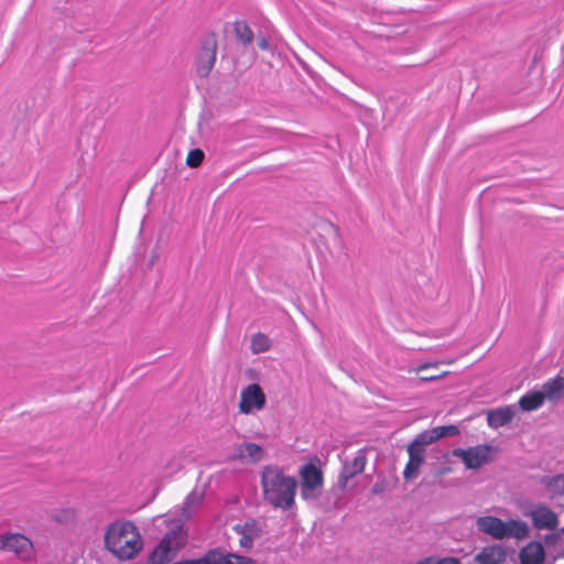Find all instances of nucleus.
I'll list each match as a JSON object with an SVG mask.
<instances>
[{
    "label": "nucleus",
    "instance_id": "1",
    "mask_svg": "<svg viewBox=\"0 0 564 564\" xmlns=\"http://www.w3.org/2000/svg\"><path fill=\"white\" fill-rule=\"evenodd\" d=\"M264 499L274 508L288 510L294 505L296 479L285 475L278 466H265L261 474Z\"/></svg>",
    "mask_w": 564,
    "mask_h": 564
},
{
    "label": "nucleus",
    "instance_id": "2",
    "mask_svg": "<svg viewBox=\"0 0 564 564\" xmlns=\"http://www.w3.org/2000/svg\"><path fill=\"white\" fill-rule=\"evenodd\" d=\"M107 549L121 560L133 558L142 549V539L137 527L129 521L110 524L105 534Z\"/></svg>",
    "mask_w": 564,
    "mask_h": 564
},
{
    "label": "nucleus",
    "instance_id": "3",
    "mask_svg": "<svg viewBox=\"0 0 564 564\" xmlns=\"http://www.w3.org/2000/svg\"><path fill=\"white\" fill-rule=\"evenodd\" d=\"M476 527L479 532H482L496 540H503L508 538L522 540L527 538L529 533V527L524 521L518 519L502 521L494 516H482L477 518Z\"/></svg>",
    "mask_w": 564,
    "mask_h": 564
},
{
    "label": "nucleus",
    "instance_id": "4",
    "mask_svg": "<svg viewBox=\"0 0 564 564\" xmlns=\"http://www.w3.org/2000/svg\"><path fill=\"white\" fill-rule=\"evenodd\" d=\"M187 541V533L182 524H175L152 551L150 564H166L183 549Z\"/></svg>",
    "mask_w": 564,
    "mask_h": 564
},
{
    "label": "nucleus",
    "instance_id": "5",
    "mask_svg": "<svg viewBox=\"0 0 564 564\" xmlns=\"http://www.w3.org/2000/svg\"><path fill=\"white\" fill-rule=\"evenodd\" d=\"M301 476V496L303 499H315L321 492L323 486V474L314 465L308 464L302 467Z\"/></svg>",
    "mask_w": 564,
    "mask_h": 564
},
{
    "label": "nucleus",
    "instance_id": "6",
    "mask_svg": "<svg viewBox=\"0 0 564 564\" xmlns=\"http://www.w3.org/2000/svg\"><path fill=\"white\" fill-rule=\"evenodd\" d=\"M265 405V394L261 387L252 383L242 389L240 393L239 411L243 414H252Z\"/></svg>",
    "mask_w": 564,
    "mask_h": 564
},
{
    "label": "nucleus",
    "instance_id": "7",
    "mask_svg": "<svg viewBox=\"0 0 564 564\" xmlns=\"http://www.w3.org/2000/svg\"><path fill=\"white\" fill-rule=\"evenodd\" d=\"M0 549L13 552L24 560L30 558L33 554L32 542L25 535L19 533L0 535Z\"/></svg>",
    "mask_w": 564,
    "mask_h": 564
},
{
    "label": "nucleus",
    "instance_id": "8",
    "mask_svg": "<svg viewBox=\"0 0 564 564\" xmlns=\"http://www.w3.org/2000/svg\"><path fill=\"white\" fill-rule=\"evenodd\" d=\"M524 516L530 517L536 529L553 530L557 527V516L545 505L539 503L533 506Z\"/></svg>",
    "mask_w": 564,
    "mask_h": 564
},
{
    "label": "nucleus",
    "instance_id": "9",
    "mask_svg": "<svg viewBox=\"0 0 564 564\" xmlns=\"http://www.w3.org/2000/svg\"><path fill=\"white\" fill-rule=\"evenodd\" d=\"M454 456L460 458L467 468L476 469L486 464L489 459L488 446H476L468 449H455Z\"/></svg>",
    "mask_w": 564,
    "mask_h": 564
},
{
    "label": "nucleus",
    "instance_id": "10",
    "mask_svg": "<svg viewBox=\"0 0 564 564\" xmlns=\"http://www.w3.org/2000/svg\"><path fill=\"white\" fill-rule=\"evenodd\" d=\"M234 531L239 538V545L245 550L253 546L254 540L260 535L261 528L254 520L246 521L242 524H236Z\"/></svg>",
    "mask_w": 564,
    "mask_h": 564
},
{
    "label": "nucleus",
    "instance_id": "11",
    "mask_svg": "<svg viewBox=\"0 0 564 564\" xmlns=\"http://www.w3.org/2000/svg\"><path fill=\"white\" fill-rule=\"evenodd\" d=\"M507 557V550L501 544L485 546L474 558L476 564H502Z\"/></svg>",
    "mask_w": 564,
    "mask_h": 564
},
{
    "label": "nucleus",
    "instance_id": "12",
    "mask_svg": "<svg viewBox=\"0 0 564 564\" xmlns=\"http://www.w3.org/2000/svg\"><path fill=\"white\" fill-rule=\"evenodd\" d=\"M408 452L409 462L404 468L403 476L405 479H412L416 476L423 463L424 449L421 447H415V445H410Z\"/></svg>",
    "mask_w": 564,
    "mask_h": 564
},
{
    "label": "nucleus",
    "instance_id": "13",
    "mask_svg": "<svg viewBox=\"0 0 564 564\" xmlns=\"http://www.w3.org/2000/svg\"><path fill=\"white\" fill-rule=\"evenodd\" d=\"M208 564H256L250 557L236 553L209 552L207 554Z\"/></svg>",
    "mask_w": 564,
    "mask_h": 564
},
{
    "label": "nucleus",
    "instance_id": "14",
    "mask_svg": "<svg viewBox=\"0 0 564 564\" xmlns=\"http://www.w3.org/2000/svg\"><path fill=\"white\" fill-rule=\"evenodd\" d=\"M514 406L508 405L505 408L495 409L488 412L487 421L489 426L498 429L511 422L514 416Z\"/></svg>",
    "mask_w": 564,
    "mask_h": 564
},
{
    "label": "nucleus",
    "instance_id": "15",
    "mask_svg": "<svg viewBox=\"0 0 564 564\" xmlns=\"http://www.w3.org/2000/svg\"><path fill=\"white\" fill-rule=\"evenodd\" d=\"M541 391L545 395V400L549 401H557L564 398V378L555 377L547 380Z\"/></svg>",
    "mask_w": 564,
    "mask_h": 564
},
{
    "label": "nucleus",
    "instance_id": "16",
    "mask_svg": "<svg viewBox=\"0 0 564 564\" xmlns=\"http://www.w3.org/2000/svg\"><path fill=\"white\" fill-rule=\"evenodd\" d=\"M263 448L254 443H242L238 446V456L250 463H258L263 458Z\"/></svg>",
    "mask_w": 564,
    "mask_h": 564
},
{
    "label": "nucleus",
    "instance_id": "17",
    "mask_svg": "<svg viewBox=\"0 0 564 564\" xmlns=\"http://www.w3.org/2000/svg\"><path fill=\"white\" fill-rule=\"evenodd\" d=\"M544 401L545 395H543L541 390H532L520 398L519 406L523 411H534L541 408Z\"/></svg>",
    "mask_w": 564,
    "mask_h": 564
},
{
    "label": "nucleus",
    "instance_id": "18",
    "mask_svg": "<svg viewBox=\"0 0 564 564\" xmlns=\"http://www.w3.org/2000/svg\"><path fill=\"white\" fill-rule=\"evenodd\" d=\"M545 543L554 560L564 557V538L561 534L552 533L546 535Z\"/></svg>",
    "mask_w": 564,
    "mask_h": 564
},
{
    "label": "nucleus",
    "instance_id": "19",
    "mask_svg": "<svg viewBox=\"0 0 564 564\" xmlns=\"http://www.w3.org/2000/svg\"><path fill=\"white\" fill-rule=\"evenodd\" d=\"M203 501V492L200 490L194 489L185 499L183 503V511L182 514L185 518H189L193 512L196 510V508L202 503Z\"/></svg>",
    "mask_w": 564,
    "mask_h": 564
},
{
    "label": "nucleus",
    "instance_id": "20",
    "mask_svg": "<svg viewBox=\"0 0 564 564\" xmlns=\"http://www.w3.org/2000/svg\"><path fill=\"white\" fill-rule=\"evenodd\" d=\"M250 348L253 354L268 351L271 348V340L267 335L257 333L251 337Z\"/></svg>",
    "mask_w": 564,
    "mask_h": 564
},
{
    "label": "nucleus",
    "instance_id": "21",
    "mask_svg": "<svg viewBox=\"0 0 564 564\" xmlns=\"http://www.w3.org/2000/svg\"><path fill=\"white\" fill-rule=\"evenodd\" d=\"M440 440V433L436 432L435 427L432 430L424 431L419 434L414 442L411 445H415V447H421L425 445H430Z\"/></svg>",
    "mask_w": 564,
    "mask_h": 564
},
{
    "label": "nucleus",
    "instance_id": "22",
    "mask_svg": "<svg viewBox=\"0 0 564 564\" xmlns=\"http://www.w3.org/2000/svg\"><path fill=\"white\" fill-rule=\"evenodd\" d=\"M234 29H235L236 36L238 37V40L240 42H242L243 44H249L252 42L253 33L246 22H243V21L236 22Z\"/></svg>",
    "mask_w": 564,
    "mask_h": 564
},
{
    "label": "nucleus",
    "instance_id": "23",
    "mask_svg": "<svg viewBox=\"0 0 564 564\" xmlns=\"http://www.w3.org/2000/svg\"><path fill=\"white\" fill-rule=\"evenodd\" d=\"M547 490L553 496L564 495V475L552 477L546 484Z\"/></svg>",
    "mask_w": 564,
    "mask_h": 564
},
{
    "label": "nucleus",
    "instance_id": "24",
    "mask_svg": "<svg viewBox=\"0 0 564 564\" xmlns=\"http://www.w3.org/2000/svg\"><path fill=\"white\" fill-rule=\"evenodd\" d=\"M204 160V152L199 149L191 150L186 163L191 167H197Z\"/></svg>",
    "mask_w": 564,
    "mask_h": 564
},
{
    "label": "nucleus",
    "instance_id": "25",
    "mask_svg": "<svg viewBox=\"0 0 564 564\" xmlns=\"http://www.w3.org/2000/svg\"><path fill=\"white\" fill-rule=\"evenodd\" d=\"M417 564H459L458 560L454 557L434 558L427 557Z\"/></svg>",
    "mask_w": 564,
    "mask_h": 564
},
{
    "label": "nucleus",
    "instance_id": "26",
    "mask_svg": "<svg viewBox=\"0 0 564 564\" xmlns=\"http://www.w3.org/2000/svg\"><path fill=\"white\" fill-rule=\"evenodd\" d=\"M366 465V457L364 454L359 453L352 462L354 470L350 473V476L357 473H361Z\"/></svg>",
    "mask_w": 564,
    "mask_h": 564
},
{
    "label": "nucleus",
    "instance_id": "27",
    "mask_svg": "<svg viewBox=\"0 0 564 564\" xmlns=\"http://www.w3.org/2000/svg\"><path fill=\"white\" fill-rule=\"evenodd\" d=\"M435 430L437 433H440V440L445 436H452L458 433V429L454 425L437 426Z\"/></svg>",
    "mask_w": 564,
    "mask_h": 564
},
{
    "label": "nucleus",
    "instance_id": "28",
    "mask_svg": "<svg viewBox=\"0 0 564 564\" xmlns=\"http://www.w3.org/2000/svg\"><path fill=\"white\" fill-rule=\"evenodd\" d=\"M74 511L72 509L62 510L54 513V519L58 522H67L73 520Z\"/></svg>",
    "mask_w": 564,
    "mask_h": 564
},
{
    "label": "nucleus",
    "instance_id": "29",
    "mask_svg": "<svg viewBox=\"0 0 564 564\" xmlns=\"http://www.w3.org/2000/svg\"><path fill=\"white\" fill-rule=\"evenodd\" d=\"M207 57H208V64L204 67H199L198 72L200 73V75L205 76L209 73L210 68L213 67L214 65V62H215V52H207L206 53Z\"/></svg>",
    "mask_w": 564,
    "mask_h": 564
},
{
    "label": "nucleus",
    "instance_id": "30",
    "mask_svg": "<svg viewBox=\"0 0 564 564\" xmlns=\"http://www.w3.org/2000/svg\"><path fill=\"white\" fill-rule=\"evenodd\" d=\"M440 377L441 376H423V377H421V380L431 381V380H435V379H437Z\"/></svg>",
    "mask_w": 564,
    "mask_h": 564
},
{
    "label": "nucleus",
    "instance_id": "31",
    "mask_svg": "<svg viewBox=\"0 0 564 564\" xmlns=\"http://www.w3.org/2000/svg\"><path fill=\"white\" fill-rule=\"evenodd\" d=\"M427 367H430V365H422L421 367H419V371L424 370V369H426Z\"/></svg>",
    "mask_w": 564,
    "mask_h": 564
},
{
    "label": "nucleus",
    "instance_id": "32",
    "mask_svg": "<svg viewBox=\"0 0 564 564\" xmlns=\"http://www.w3.org/2000/svg\"><path fill=\"white\" fill-rule=\"evenodd\" d=\"M260 46H261L262 48H267V42H265V41H262V42H261V44H260Z\"/></svg>",
    "mask_w": 564,
    "mask_h": 564
},
{
    "label": "nucleus",
    "instance_id": "33",
    "mask_svg": "<svg viewBox=\"0 0 564 564\" xmlns=\"http://www.w3.org/2000/svg\"><path fill=\"white\" fill-rule=\"evenodd\" d=\"M562 532L564 533V527H563V530H562Z\"/></svg>",
    "mask_w": 564,
    "mask_h": 564
}]
</instances>
